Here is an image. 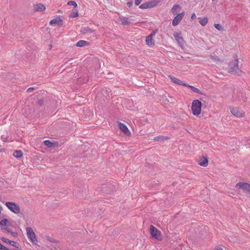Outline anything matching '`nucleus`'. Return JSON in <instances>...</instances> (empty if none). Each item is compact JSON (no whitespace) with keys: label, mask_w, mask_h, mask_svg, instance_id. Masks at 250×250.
Returning <instances> with one entry per match:
<instances>
[{"label":"nucleus","mask_w":250,"mask_h":250,"mask_svg":"<svg viewBox=\"0 0 250 250\" xmlns=\"http://www.w3.org/2000/svg\"><path fill=\"white\" fill-rule=\"evenodd\" d=\"M202 103L198 100L193 101L191 105V110L193 115L198 116L201 113Z\"/></svg>","instance_id":"obj_1"},{"label":"nucleus","mask_w":250,"mask_h":250,"mask_svg":"<svg viewBox=\"0 0 250 250\" xmlns=\"http://www.w3.org/2000/svg\"><path fill=\"white\" fill-rule=\"evenodd\" d=\"M229 72L236 74H239L240 73L241 70L238 67V59H234V60L230 62L229 64Z\"/></svg>","instance_id":"obj_2"},{"label":"nucleus","mask_w":250,"mask_h":250,"mask_svg":"<svg viewBox=\"0 0 250 250\" xmlns=\"http://www.w3.org/2000/svg\"><path fill=\"white\" fill-rule=\"evenodd\" d=\"M27 236L29 240L33 244L36 245L37 242V239L36 238L35 232H34L33 229L30 227H27L26 228Z\"/></svg>","instance_id":"obj_3"},{"label":"nucleus","mask_w":250,"mask_h":250,"mask_svg":"<svg viewBox=\"0 0 250 250\" xmlns=\"http://www.w3.org/2000/svg\"><path fill=\"white\" fill-rule=\"evenodd\" d=\"M159 2L158 0H152L142 3L139 7L142 9L151 8L157 5Z\"/></svg>","instance_id":"obj_4"},{"label":"nucleus","mask_w":250,"mask_h":250,"mask_svg":"<svg viewBox=\"0 0 250 250\" xmlns=\"http://www.w3.org/2000/svg\"><path fill=\"white\" fill-rule=\"evenodd\" d=\"M5 205L8 209L15 213L20 212V207L15 203L7 202L5 203Z\"/></svg>","instance_id":"obj_5"},{"label":"nucleus","mask_w":250,"mask_h":250,"mask_svg":"<svg viewBox=\"0 0 250 250\" xmlns=\"http://www.w3.org/2000/svg\"><path fill=\"white\" fill-rule=\"evenodd\" d=\"M150 232L153 238L157 240L161 239V232L153 225H151L150 227Z\"/></svg>","instance_id":"obj_6"},{"label":"nucleus","mask_w":250,"mask_h":250,"mask_svg":"<svg viewBox=\"0 0 250 250\" xmlns=\"http://www.w3.org/2000/svg\"><path fill=\"white\" fill-rule=\"evenodd\" d=\"M235 188L242 189L244 192L250 194V184L247 183L239 182L236 184Z\"/></svg>","instance_id":"obj_7"},{"label":"nucleus","mask_w":250,"mask_h":250,"mask_svg":"<svg viewBox=\"0 0 250 250\" xmlns=\"http://www.w3.org/2000/svg\"><path fill=\"white\" fill-rule=\"evenodd\" d=\"M230 112L233 115L237 118H241L245 115V112L239 108H231Z\"/></svg>","instance_id":"obj_8"},{"label":"nucleus","mask_w":250,"mask_h":250,"mask_svg":"<svg viewBox=\"0 0 250 250\" xmlns=\"http://www.w3.org/2000/svg\"><path fill=\"white\" fill-rule=\"evenodd\" d=\"M173 36L178 42L179 45L181 47H183L185 41L183 38L181 36V33L175 32L173 34Z\"/></svg>","instance_id":"obj_9"},{"label":"nucleus","mask_w":250,"mask_h":250,"mask_svg":"<svg viewBox=\"0 0 250 250\" xmlns=\"http://www.w3.org/2000/svg\"><path fill=\"white\" fill-rule=\"evenodd\" d=\"M185 15V12H183L180 14H178L176 16H175L173 20L172 21V25L173 26H176L177 25L179 22L181 21L183 18L184 17Z\"/></svg>","instance_id":"obj_10"},{"label":"nucleus","mask_w":250,"mask_h":250,"mask_svg":"<svg viewBox=\"0 0 250 250\" xmlns=\"http://www.w3.org/2000/svg\"><path fill=\"white\" fill-rule=\"evenodd\" d=\"M156 33V31H154L153 32V33L151 34L150 35H148L146 37V43L147 45L149 46H152L154 45V42L153 40V36L155 35Z\"/></svg>","instance_id":"obj_11"},{"label":"nucleus","mask_w":250,"mask_h":250,"mask_svg":"<svg viewBox=\"0 0 250 250\" xmlns=\"http://www.w3.org/2000/svg\"><path fill=\"white\" fill-rule=\"evenodd\" d=\"M168 77L170 79L171 81L174 83H176L179 85H183L185 86H186L187 85V83H184L183 82L181 81L179 79H177L173 76H172L171 75H168Z\"/></svg>","instance_id":"obj_12"},{"label":"nucleus","mask_w":250,"mask_h":250,"mask_svg":"<svg viewBox=\"0 0 250 250\" xmlns=\"http://www.w3.org/2000/svg\"><path fill=\"white\" fill-rule=\"evenodd\" d=\"M94 30L92 28H90L88 26H84L82 27L80 32L84 35H90L92 33H93Z\"/></svg>","instance_id":"obj_13"},{"label":"nucleus","mask_w":250,"mask_h":250,"mask_svg":"<svg viewBox=\"0 0 250 250\" xmlns=\"http://www.w3.org/2000/svg\"><path fill=\"white\" fill-rule=\"evenodd\" d=\"M119 126L121 130L125 134L129 135L130 133L127 126L123 123H119Z\"/></svg>","instance_id":"obj_14"},{"label":"nucleus","mask_w":250,"mask_h":250,"mask_svg":"<svg viewBox=\"0 0 250 250\" xmlns=\"http://www.w3.org/2000/svg\"><path fill=\"white\" fill-rule=\"evenodd\" d=\"M34 8L35 11L42 12L45 10V7L42 3H38L35 4L34 6Z\"/></svg>","instance_id":"obj_15"},{"label":"nucleus","mask_w":250,"mask_h":250,"mask_svg":"<svg viewBox=\"0 0 250 250\" xmlns=\"http://www.w3.org/2000/svg\"><path fill=\"white\" fill-rule=\"evenodd\" d=\"M49 23L50 25L53 24H57L58 25H62L63 22L61 18L58 17L50 20V21H49Z\"/></svg>","instance_id":"obj_16"},{"label":"nucleus","mask_w":250,"mask_h":250,"mask_svg":"<svg viewBox=\"0 0 250 250\" xmlns=\"http://www.w3.org/2000/svg\"><path fill=\"white\" fill-rule=\"evenodd\" d=\"M181 9V6L179 4H175L173 5L171 9V12L173 15H176L179 12Z\"/></svg>","instance_id":"obj_17"},{"label":"nucleus","mask_w":250,"mask_h":250,"mask_svg":"<svg viewBox=\"0 0 250 250\" xmlns=\"http://www.w3.org/2000/svg\"><path fill=\"white\" fill-rule=\"evenodd\" d=\"M198 164L202 167H205L208 164V160L207 157H203L198 161Z\"/></svg>","instance_id":"obj_18"},{"label":"nucleus","mask_w":250,"mask_h":250,"mask_svg":"<svg viewBox=\"0 0 250 250\" xmlns=\"http://www.w3.org/2000/svg\"><path fill=\"white\" fill-rule=\"evenodd\" d=\"M186 86L190 88L193 92H195L196 93H199L201 95H205L204 93L203 92H202L199 89H198L192 85H189L187 83V85Z\"/></svg>","instance_id":"obj_19"},{"label":"nucleus","mask_w":250,"mask_h":250,"mask_svg":"<svg viewBox=\"0 0 250 250\" xmlns=\"http://www.w3.org/2000/svg\"><path fill=\"white\" fill-rule=\"evenodd\" d=\"M169 139V137L166 136L160 135L155 137L153 139L154 141L158 142H163Z\"/></svg>","instance_id":"obj_20"},{"label":"nucleus","mask_w":250,"mask_h":250,"mask_svg":"<svg viewBox=\"0 0 250 250\" xmlns=\"http://www.w3.org/2000/svg\"><path fill=\"white\" fill-rule=\"evenodd\" d=\"M199 22L200 24L202 26H205L208 21V19L207 17H204L203 18H199Z\"/></svg>","instance_id":"obj_21"},{"label":"nucleus","mask_w":250,"mask_h":250,"mask_svg":"<svg viewBox=\"0 0 250 250\" xmlns=\"http://www.w3.org/2000/svg\"><path fill=\"white\" fill-rule=\"evenodd\" d=\"M87 44H88V43L87 41L84 40H80L77 42L76 45L77 47H83Z\"/></svg>","instance_id":"obj_22"},{"label":"nucleus","mask_w":250,"mask_h":250,"mask_svg":"<svg viewBox=\"0 0 250 250\" xmlns=\"http://www.w3.org/2000/svg\"><path fill=\"white\" fill-rule=\"evenodd\" d=\"M121 21L123 25H128L131 23V22L128 20V18L125 17L121 18Z\"/></svg>","instance_id":"obj_23"},{"label":"nucleus","mask_w":250,"mask_h":250,"mask_svg":"<svg viewBox=\"0 0 250 250\" xmlns=\"http://www.w3.org/2000/svg\"><path fill=\"white\" fill-rule=\"evenodd\" d=\"M22 152L21 150H16L13 153V156L16 157V158H21L22 156Z\"/></svg>","instance_id":"obj_24"},{"label":"nucleus","mask_w":250,"mask_h":250,"mask_svg":"<svg viewBox=\"0 0 250 250\" xmlns=\"http://www.w3.org/2000/svg\"><path fill=\"white\" fill-rule=\"evenodd\" d=\"M78 16V11L77 10L75 9V10H73L70 14V17L72 18H75Z\"/></svg>","instance_id":"obj_25"},{"label":"nucleus","mask_w":250,"mask_h":250,"mask_svg":"<svg viewBox=\"0 0 250 250\" xmlns=\"http://www.w3.org/2000/svg\"><path fill=\"white\" fill-rule=\"evenodd\" d=\"M214 26V27L219 31H222L224 30V27L220 24L215 23Z\"/></svg>","instance_id":"obj_26"},{"label":"nucleus","mask_w":250,"mask_h":250,"mask_svg":"<svg viewBox=\"0 0 250 250\" xmlns=\"http://www.w3.org/2000/svg\"><path fill=\"white\" fill-rule=\"evenodd\" d=\"M44 144L49 147H51L53 146V143L51 142L49 140H46L44 141Z\"/></svg>","instance_id":"obj_27"},{"label":"nucleus","mask_w":250,"mask_h":250,"mask_svg":"<svg viewBox=\"0 0 250 250\" xmlns=\"http://www.w3.org/2000/svg\"><path fill=\"white\" fill-rule=\"evenodd\" d=\"M46 240L50 242H51V243H56L58 242V241L56 240V239H54L53 238H52V237H51L50 236H46Z\"/></svg>","instance_id":"obj_28"},{"label":"nucleus","mask_w":250,"mask_h":250,"mask_svg":"<svg viewBox=\"0 0 250 250\" xmlns=\"http://www.w3.org/2000/svg\"><path fill=\"white\" fill-rule=\"evenodd\" d=\"M8 223V220L6 219H3L0 221V226H6Z\"/></svg>","instance_id":"obj_29"},{"label":"nucleus","mask_w":250,"mask_h":250,"mask_svg":"<svg viewBox=\"0 0 250 250\" xmlns=\"http://www.w3.org/2000/svg\"><path fill=\"white\" fill-rule=\"evenodd\" d=\"M67 4L68 5H71V6H73L74 7H76L77 6V3L74 1H69L67 2Z\"/></svg>","instance_id":"obj_30"},{"label":"nucleus","mask_w":250,"mask_h":250,"mask_svg":"<svg viewBox=\"0 0 250 250\" xmlns=\"http://www.w3.org/2000/svg\"><path fill=\"white\" fill-rule=\"evenodd\" d=\"M9 244L12 245L14 247L19 248V244L14 241L11 240V242H9Z\"/></svg>","instance_id":"obj_31"},{"label":"nucleus","mask_w":250,"mask_h":250,"mask_svg":"<svg viewBox=\"0 0 250 250\" xmlns=\"http://www.w3.org/2000/svg\"><path fill=\"white\" fill-rule=\"evenodd\" d=\"M0 240L2 242L6 243L7 244H9V242H11V240H9L8 239H7V238H6L5 237H3L0 238Z\"/></svg>","instance_id":"obj_32"},{"label":"nucleus","mask_w":250,"mask_h":250,"mask_svg":"<svg viewBox=\"0 0 250 250\" xmlns=\"http://www.w3.org/2000/svg\"><path fill=\"white\" fill-rule=\"evenodd\" d=\"M0 250H10L8 248L5 247L2 244L0 243Z\"/></svg>","instance_id":"obj_33"},{"label":"nucleus","mask_w":250,"mask_h":250,"mask_svg":"<svg viewBox=\"0 0 250 250\" xmlns=\"http://www.w3.org/2000/svg\"><path fill=\"white\" fill-rule=\"evenodd\" d=\"M3 230L7 231L8 233L12 232V229L9 228H4L2 229Z\"/></svg>","instance_id":"obj_34"},{"label":"nucleus","mask_w":250,"mask_h":250,"mask_svg":"<svg viewBox=\"0 0 250 250\" xmlns=\"http://www.w3.org/2000/svg\"><path fill=\"white\" fill-rule=\"evenodd\" d=\"M126 4L128 7H130L133 5V1H128L126 3Z\"/></svg>","instance_id":"obj_35"},{"label":"nucleus","mask_w":250,"mask_h":250,"mask_svg":"<svg viewBox=\"0 0 250 250\" xmlns=\"http://www.w3.org/2000/svg\"><path fill=\"white\" fill-rule=\"evenodd\" d=\"M142 1V0H135V4L138 6L140 5Z\"/></svg>","instance_id":"obj_36"},{"label":"nucleus","mask_w":250,"mask_h":250,"mask_svg":"<svg viewBox=\"0 0 250 250\" xmlns=\"http://www.w3.org/2000/svg\"><path fill=\"white\" fill-rule=\"evenodd\" d=\"M191 18L192 19H194L196 18V15L195 13H192L191 16Z\"/></svg>","instance_id":"obj_37"},{"label":"nucleus","mask_w":250,"mask_h":250,"mask_svg":"<svg viewBox=\"0 0 250 250\" xmlns=\"http://www.w3.org/2000/svg\"><path fill=\"white\" fill-rule=\"evenodd\" d=\"M33 89H34L33 87H30V88L27 89V92H30L31 91H32Z\"/></svg>","instance_id":"obj_38"},{"label":"nucleus","mask_w":250,"mask_h":250,"mask_svg":"<svg viewBox=\"0 0 250 250\" xmlns=\"http://www.w3.org/2000/svg\"><path fill=\"white\" fill-rule=\"evenodd\" d=\"M10 233H11L13 236H16L17 235V233L15 232L12 231V232H11Z\"/></svg>","instance_id":"obj_39"},{"label":"nucleus","mask_w":250,"mask_h":250,"mask_svg":"<svg viewBox=\"0 0 250 250\" xmlns=\"http://www.w3.org/2000/svg\"><path fill=\"white\" fill-rule=\"evenodd\" d=\"M3 151H4V149H1L0 150V152H2Z\"/></svg>","instance_id":"obj_40"},{"label":"nucleus","mask_w":250,"mask_h":250,"mask_svg":"<svg viewBox=\"0 0 250 250\" xmlns=\"http://www.w3.org/2000/svg\"><path fill=\"white\" fill-rule=\"evenodd\" d=\"M216 250H223V249L222 248H219V249H217Z\"/></svg>","instance_id":"obj_41"}]
</instances>
